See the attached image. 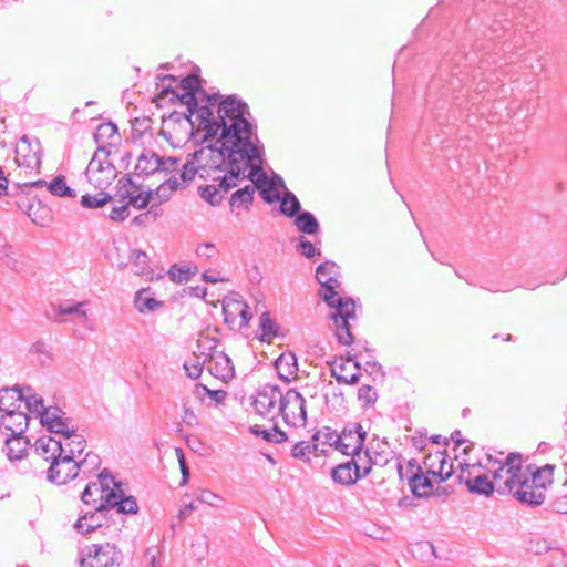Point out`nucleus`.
Instances as JSON below:
<instances>
[{
    "label": "nucleus",
    "mask_w": 567,
    "mask_h": 567,
    "mask_svg": "<svg viewBox=\"0 0 567 567\" xmlns=\"http://www.w3.org/2000/svg\"><path fill=\"white\" fill-rule=\"evenodd\" d=\"M247 116H250L247 103L235 94L227 95L218 104L217 117L210 105H200L196 118L204 131L202 143L216 137L219 128H223V138L234 136L238 125H247Z\"/></svg>",
    "instance_id": "obj_1"
},
{
    "label": "nucleus",
    "mask_w": 567,
    "mask_h": 567,
    "mask_svg": "<svg viewBox=\"0 0 567 567\" xmlns=\"http://www.w3.org/2000/svg\"><path fill=\"white\" fill-rule=\"evenodd\" d=\"M219 137L210 143L207 148L215 155L212 157L214 167L220 172L225 169L226 158L231 154H238L244 164H250L251 159L258 156L252 145V137L256 135V126L247 121V125H238L234 136L223 138V128H219Z\"/></svg>",
    "instance_id": "obj_2"
},
{
    "label": "nucleus",
    "mask_w": 567,
    "mask_h": 567,
    "mask_svg": "<svg viewBox=\"0 0 567 567\" xmlns=\"http://www.w3.org/2000/svg\"><path fill=\"white\" fill-rule=\"evenodd\" d=\"M277 415H281L287 425L305 426L307 423L306 399L296 389H289L278 404Z\"/></svg>",
    "instance_id": "obj_3"
},
{
    "label": "nucleus",
    "mask_w": 567,
    "mask_h": 567,
    "mask_svg": "<svg viewBox=\"0 0 567 567\" xmlns=\"http://www.w3.org/2000/svg\"><path fill=\"white\" fill-rule=\"evenodd\" d=\"M83 468L84 464L75 462L71 455L56 454L47 471V478L53 484L63 485L78 477Z\"/></svg>",
    "instance_id": "obj_4"
},
{
    "label": "nucleus",
    "mask_w": 567,
    "mask_h": 567,
    "mask_svg": "<svg viewBox=\"0 0 567 567\" xmlns=\"http://www.w3.org/2000/svg\"><path fill=\"white\" fill-rule=\"evenodd\" d=\"M284 394L280 386L276 384L266 383L258 388L252 401L256 413L264 417L271 415V419H274L277 416L278 404H281Z\"/></svg>",
    "instance_id": "obj_5"
},
{
    "label": "nucleus",
    "mask_w": 567,
    "mask_h": 567,
    "mask_svg": "<svg viewBox=\"0 0 567 567\" xmlns=\"http://www.w3.org/2000/svg\"><path fill=\"white\" fill-rule=\"evenodd\" d=\"M110 481L113 483L114 488L103 496L100 508H116L118 514H136L138 512V505L135 497L126 496L122 489L121 482H116L114 476H110Z\"/></svg>",
    "instance_id": "obj_6"
},
{
    "label": "nucleus",
    "mask_w": 567,
    "mask_h": 567,
    "mask_svg": "<svg viewBox=\"0 0 567 567\" xmlns=\"http://www.w3.org/2000/svg\"><path fill=\"white\" fill-rule=\"evenodd\" d=\"M506 494H512L518 503L528 507H538L546 498L545 493H542L535 484H530L526 474L515 478L513 489Z\"/></svg>",
    "instance_id": "obj_7"
},
{
    "label": "nucleus",
    "mask_w": 567,
    "mask_h": 567,
    "mask_svg": "<svg viewBox=\"0 0 567 567\" xmlns=\"http://www.w3.org/2000/svg\"><path fill=\"white\" fill-rule=\"evenodd\" d=\"M42 147L39 140L31 142L22 136L16 147V163L20 167L40 171Z\"/></svg>",
    "instance_id": "obj_8"
},
{
    "label": "nucleus",
    "mask_w": 567,
    "mask_h": 567,
    "mask_svg": "<svg viewBox=\"0 0 567 567\" xmlns=\"http://www.w3.org/2000/svg\"><path fill=\"white\" fill-rule=\"evenodd\" d=\"M122 555L110 544L92 545L87 559H82L81 567H118Z\"/></svg>",
    "instance_id": "obj_9"
},
{
    "label": "nucleus",
    "mask_w": 567,
    "mask_h": 567,
    "mask_svg": "<svg viewBox=\"0 0 567 567\" xmlns=\"http://www.w3.org/2000/svg\"><path fill=\"white\" fill-rule=\"evenodd\" d=\"M461 474L458 475L460 483H463L467 491L472 494L491 496L494 491H497L499 485H495L487 475L478 474L473 476L471 468H474V465H470L467 463H460Z\"/></svg>",
    "instance_id": "obj_10"
},
{
    "label": "nucleus",
    "mask_w": 567,
    "mask_h": 567,
    "mask_svg": "<svg viewBox=\"0 0 567 567\" xmlns=\"http://www.w3.org/2000/svg\"><path fill=\"white\" fill-rule=\"evenodd\" d=\"M340 285L338 279L329 276L328 279L320 282L319 297L328 305L336 309V312L343 311L350 307H355V301L351 297H340L336 288Z\"/></svg>",
    "instance_id": "obj_11"
},
{
    "label": "nucleus",
    "mask_w": 567,
    "mask_h": 567,
    "mask_svg": "<svg viewBox=\"0 0 567 567\" xmlns=\"http://www.w3.org/2000/svg\"><path fill=\"white\" fill-rule=\"evenodd\" d=\"M445 451H436L424 458L426 474L437 478V483L445 482L453 474V463H449Z\"/></svg>",
    "instance_id": "obj_12"
},
{
    "label": "nucleus",
    "mask_w": 567,
    "mask_h": 567,
    "mask_svg": "<svg viewBox=\"0 0 567 567\" xmlns=\"http://www.w3.org/2000/svg\"><path fill=\"white\" fill-rule=\"evenodd\" d=\"M100 507L101 502H99L93 512H86L76 519L73 527L79 534H90L101 528L107 522L110 509H102Z\"/></svg>",
    "instance_id": "obj_13"
},
{
    "label": "nucleus",
    "mask_w": 567,
    "mask_h": 567,
    "mask_svg": "<svg viewBox=\"0 0 567 567\" xmlns=\"http://www.w3.org/2000/svg\"><path fill=\"white\" fill-rule=\"evenodd\" d=\"M171 167H165L162 157L154 151L144 150L138 156L134 174L140 177H148L157 172L169 173Z\"/></svg>",
    "instance_id": "obj_14"
},
{
    "label": "nucleus",
    "mask_w": 567,
    "mask_h": 567,
    "mask_svg": "<svg viewBox=\"0 0 567 567\" xmlns=\"http://www.w3.org/2000/svg\"><path fill=\"white\" fill-rule=\"evenodd\" d=\"M355 318V307H350L340 312H332L329 316L337 328L336 337L340 344L350 346L354 342V336L351 332V327L349 323L350 319Z\"/></svg>",
    "instance_id": "obj_15"
},
{
    "label": "nucleus",
    "mask_w": 567,
    "mask_h": 567,
    "mask_svg": "<svg viewBox=\"0 0 567 567\" xmlns=\"http://www.w3.org/2000/svg\"><path fill=\"white\" fill-rule=\"evenodd\" d=\"M112 476L107 468H104L99 475V482H90L81 494V499L86 505H93L94 507L102 502L103 496L111 491L106 478Z\"/></svg>",
    "instance_id": "obj_16"
},
{
    "label": "nucleus",
    "mask_w": 567,
    "mask_h": 567,
    "mask_svg": "<svg viewBox=\"0 0 567 567\" xmlns=\"http://www.w3.org/2000/svg\"><path fill=\"white\" fill-rule=\"evenodd\" d=\"M501 463L506 467V478L503 485L497 487V493L504 495L513 489L515 478L524 474L523 456L518 452H511L507 454L505 461Z\"/></svg>",
    "instance_id": "obj_17"
},
{
    "label": "nucleus",
    "mask_w": 567,
    "mask_h": 567,
    "mask_svg": "<svg viewBox=\"0 0 567 567\" xmlns=\"http://www.w3.org/2000/svg\"><path fill=\"white\" fill-rule=\"evenodd\" d=\"M368 433L363 430L360 423H349L347 424L340 433H337V441H347L354 443L353 452L354 456L361 458V453L363 452L364 442L367 440Z\"/></svg>",
    "instance_id": "obj_18"
},
{
    "label": "nucleus",
    "mask_w": 567,
    "mask_h": 567,
    "mask_svg": "<svg viewBox=\"0 0 567 567\" xmlns=\"http://www.w3.org/2000/svg\"><path fill=\"white\" fill-rule=\"evenodd\" d=\"M209 372L224 381L235 377V367L231 359L224 352H216L209 358Z\"/></svg>",
    "instance_id": "obj_19"
},
{
    "label": "nucleus",
    "mask_w": 567,
    "mask_h": 567,
    "mask_svg": "<svg viewBox=\"0 0 567 567\" xmlns=\"http://www.w3.org/2000/svg\"><path fill=\"white\" fill-rule=\"evenodd\" d=\"M34 449L38 455L42 456L47 462H53V457L56 458V454H63L65 447L63 442L55 440L49 435H42L37 439Z\"/></svg>",
    "instance_id": "obj_20"
},
{
    "label": "nucleus",
    "mask_w": 567,
    "mask_h": 567,
    "mask_svg": "<svg viewBox=\"0 0 567 567\" xmlns=\"http://www.w3.org/2000/svg\"><path fill=\"white\" fill-rule=\"evenodd\" d=\"M252 145L256 147L258 156L254 157L250 164H245V166L249 168V174L246 177L251 181L255 186H258L261 182H267L268 176L262 171L264 145L260 143L257 135L252 137Z\"/></svg>",
    "instance_id": "obj_21"
},
{
    "label": "nucleus",
    "mask_w": 567,
    "mask_h": 567,
    "mask_svg": "<svg viewBox=\"0 0 567 567\" xmlns=\"http://www.w3.org/2000/svg\"><path fill=\"white\" fill-rule=\"evenodd\" d=\"M28 414L19 410L0 416V430L10 431L9 435H22L28 427Z\"/></svg>",
    "instance_id": "obj_22"
},
{
    "label": "nucleus",
    "mask_w": 567,
    "mask_h": 567,
    "mask_svg": "<svg viewBox=\"0 0 567 567\" xmlns=\"http://www.w3.org/2000/svg\"><path fill=\"white\" fill-rule=\"evenodd\" d=\"M23 390L19 385L0 389V412L10 413L20 409Z\"/></svg>",
    "instance_id": "obj_23"
},
{
    "label": "nucleus",
    "mask_w": 567,
    "mask_h": 567,
    "mask_svg": "<svg viewBox=\"0 0 567 567\" xmlns=\"http://www.w3.org/2000/svg\"><path fill=\"white\" fill-rule=\"evenodd\" d=\"M419 475L409 476L408 485L416 498H427L432 496L434 485L429 475H425L423 470H417Z\"/></svg>",
    "instance_id": "obj_24"
},
{
    "label": "nucleus",
    "mask_w": 567,
    "mask_h": 567,
    "mask_svg": "<svg viewBox=\"0 0 567 567\" xmlns=\"http://www.w3.org/2000/svg\"><path fill=\"white\" fill-rule=\"evenodd\" d=\"M72 420L68 416L52 414V416H45L41 425L47 429L48 432L54 434H61L63 437L72 436L74 433V426L71 424Z\"/></svg>",
    "instance_id": "obj_25"
},
{
    "label": "nucleus",
    "mask_w": 567,
    "mask_h": 567,
    "mask_svg": "<svg viewBox=\"0 0 567 567\" xmlns=\"http://www.w3.org/2000/svg\"><path fill=\"white\" fill-rule=\"evenodd\" d=\"M355 458H351L344 463L334 466L331 471V478L340 485H353L360 480L354 471Z\"/></svg>",
    "instance_id": "obj_26"
},
{
    "label": "nucleus",
    "mask_w": 567,
    "mask_h": 567,
    "mask_svg": "<svg viewBox=\"0 0 567 567\" xmlns=\"http://www.w3.org/2000/svg\"><path fill=\"white\" fill-rule=\"evenodd\" d=\"M275 368L278 377L286 383L290 382V375H295L298 371L297 357L292 352L281 353L275 360Z\"/></svg>",
    "instance_id": "obj_27"
},
{
    "label": "nucleus",
    "mask_w": 567,
    "mask_h": 567,
    "mask_svg": "<svg viewBox=\"0 0 567 567\" xmlns=\"http://www.w3.org/2000/svg\"><path fill=\"white\" fill-rule=\"evenodd\" d=\"M259 331L260 334H257L256 338L261 342H271L274 338L280 336V326L276 322L275 319L270 317L268 311H265L259 317Z\"/></svg>",
    "instance_id": "obj_28"
},
{
    "label": "nucleus",
    "mask_w": 567,
    "mask_h": 567,
    "mask_svg": "<svg viewBox=\"0 0 567 567\" xmlns=\"http://www.w3.org/2000/svg\"><path fill=\"white\" fill-rule=\"evenodd\" d=\"M255 185H246L243 188L237 189L234 192L229 199V205L231 210L234 212L235 208L243 207L244 209H249V207L254 203L255 198Z\"/></svg>",
    "instance_id": "obj_29"
},
{
    "label": "nucleus",
    "mask_w": 567,
    "mask_h": 567,
    "mask_svg": "<svg viewBox=\"0 0 567 567\" xmlns=\"http://www.w3.org/2000/svg\"><path fill=\"white\" fill-rule=\"evenodd\" d=\"M295 226L297 227L298 231L306 235L311 236L320 233V224L318 219L312 213L308 210H302L295 217Z\"/></svg>",
    "instance_id": "obj_30"
},
{
    "label": "nucleus",
    "mask_w": 567,
    "mask_h": 567,
    "mask_svg": "<svg viewBox=\"0 0 567 567\" xmlns=\"http://www.w3.org/2000/svg\"><path fill=\"white\" fill-rule=\"evenodd\" d=\"M8 195L16 198V205L21 212L25 213L33 223H38V213L33 212L35 198H31L30 193H22L13 185Z\"/></svg>",
    "instance_id": "obj_31"
},
{
    "label": "nucleus",
    "mask_w": 567,
    "mask_h": 567,
    "mask_svg": "<svg viewBox=\"0 0 567 567\" xmlns=\"http://www.w3.org/2000/svg\"><path fill=\"white\" fill-rule=\"evenodd\" d=\"M29 441L22 435H8L6 439L7 456L10 461L23 458Z\"/></svg>",
    "instance_id": "obj_32"
},
{
    "label": "nucleus",
    "mask_w": 567,
    "mask_h": 567,
    "mask_svg": "<svg viewBox=\"0 0 567 567\" xmlns=\"http://www.w3.org/2000/svg\"><path fill=\"white\" fill-rule=\"evenodd\" d=\"M279 213L288 218H295L302 212L301 204L297 196L290 190L286 189L279 199Z\"/></svg>",
    "instance_id": "obj_33"
},
{
    "label": "nucleus",
    "mask_w": 567,
    "mask_h": 567,
    "mask_svg": "<svg viewBox=\"0 0 567 567\" xmlns=\"http://www.w3.org/2000/svg\"><path fill=\"white\" fill-rule=\"evenodd\" d=\"M555 465L546 464L542 466L539 470H535V473L532 476H528L530 484H535L542 493L553 484V474H554Z\"/></svg>",
    "instance_id": "obj_34"
},
{
    "label": "nucleus",
    "mask_w": 567,
    "mask_h": 567,
    "mask_svg": "<svg viewBox=\"0 0 567 567\" xmlns=\"http://www.w3.org/2000/svg\"><path fill=\"white\" fill-rule=\"evenodd\" d=\"M83 306L84 302L65 301L59 305L55 317H51L49 313H47V317L53 321L63 322L61 316L73 315L78 319L84 320L86 319V312L82 309Z\"/></svg>",
    "instance_id": "obj_35"
},
{
    "label": "nucleus",
    "mask_w": 567,
    "mask_h": 567,
    "mask_svg": "<svg viewBox=\"0 0 567 567\" xmlns=\"http://www.w3.org/2000/svg\"><path fill=\"white\" fill-rule=\"evenodd\" d=\"M249 431L254 435L261 436L266 442L270 443H282L288 440L287 433L280 430L277 424H274L270 430L262 429L260 425H252L249 427Z\"/></svg>",
    "instance_id": "obj_36"
},
{
    "label": "nucleus",
    "mask_w": 567,
    "mask_h": 567,
    "mask_svg": "<svg viewBox=\"0 0 567 567\" xmlns=\"http://www.w3.org/2000/svg\"><path fill=\"white\" fill-rule=\"evenodd\" d=\"M48 190L58 197H71L74 198L76 193L73 188L66 185L65 176H55L48 185Z\"/></svg>",
    "instance_id": "obj_37"
},
{
    "label": "nucleus",
    "mask_w": 567,
    "mask_h": 567,
    "mask_svg": "<svg viewBox=\"0 0 567 567\" xmlns=\"http://www.w3.org/2000/svg\"><path fill=\"white\" fill-rule=\"evenodd\" d=\"M163 215V209L159 204H151L145 213H141L132 219V224L136 226L146 227L155 223Z\"/></svg>",
    "instance_id": "obj_38"
},
{
    "label": "nucleus",
    "mask_w": 567,
    "mask_h": 567,
    "mask_svg": "<svg viewBox=\"0 0 567 567\" xmlns=\"http://www.w3.org/2000/svg\"><path fill=\"white\" fill-rule=\"evenodd\" d=\"M113 199V196L104 190H100L96 195L84 194L81 197L80 204L84 208L96 209L105 206Z\"/></svg>",
    "instance_id": "obj_39"
},
{
    "label": "nucleus",
    "mask_w": 567,
    "mask_h": 567,
    "mask_svg": "<svg viewBox=\"0 0 567 567\" xmlns=\"http://www.w3.org/2000/svg\"><path fill=\"white\" fill-rule=\"evenodd\" d=\"M23 390V400L29 412L35 413L40 417V411L43 410L44 401L42 396L33 393L31 386L21 388Z\"/></svg>",
    "instance_id": "obj_40"
},
{
    "label": "nucleus",
    "mask_w": 567,
    "mask_h": 567,
    "mask_svg": "<svg viewBox=\"0 0 567 567\" xmlns=\"http://www.w3.org/2000/svg\"><path fill=\"white\" fill-rule=\"evenodd\" d=\"M64 440L69 441L63 443L65 447L64 455H71V457L74 458L76 454L80 455L83 453L86 445V440L82 434H78L75 429L73 435L64 437Z\"/></svg>",
    "instance_id": "obj_41"
},
{
    "label": "nucleus",
    "mask_w": 567,
    "mask_h": 567,
    "mask_svg": "<svg viewBox=\"0 0 567 567\" xmlns=\"http://www.w3.org/2000/svg\"><path fill=\"white\" fill-rule=\"evenodd\" d=\"M197 274V267H181L177 264L171 266L168 277L172 281L182 284L188 281Z\"/></svg>",
    "instance_id": "obj_42"
},
{
    "label": "nucleus",
    "mask_w": 567,
    "mask_h": 567,
    "mask_svg": "<svg viewBox=\"0 0 567 567\" xmlns=\"http://www.w3.org/2000/svg\"><path fill=\"white\" fill-rule=\"evenodd\" d=\"M117 133H118L117 125L115 123L109 121L106 123L100 124L96 127L93 138L96 144H101V143H104L106 140H111Z\"/></svg>",
    "instance_id": "obj_43"
},
{
    "label": "nucleus",
    "mask_w": 567,
    "mask_h": 567,
    "mask_svg": "<svg viewBox=\"0 0 567 567\" xmlns=\"http://www.w3.org/2000/svg\"><path fill=\"white\" fill-rule=\"evenodd\" d=\"M238 154H231L229 153V156L226 158V165L225 169H227L226 176L231 179L233 182H236L240 178H245L244 171L239 164V159L237 158Z\"/></svg>",
    "instance_id": "obj_44"
},
{
    "label": "nucleus",
    "mask_w": 567,
    "mask_h": 567,
    "mask_svg": "<svg viewBox=\"0 0 567 567\" xmlns=\"http://www.w3.org/2000/svg\"><path fill=\"white\" fill-rule=\"evenodd\" d=\"M198 194L212 206H218L224 198V195L219 194L218 187H216L215 184L199 186Z\"/></svg>",
    "instance_id": "obj_45"
},
{
    "label": "nucleus",
    "mask_w": 567,
    "mask_h": 567,
    "mask_svg": "<svg viewBox=\"0 0 567 567\" xmlns=\"http://www.w3.org/2000/svg\"><path fill=\"white\" fill-rule=\"evenodd\" d=\"M329 276H333V279H337L339 276V267L334 261L326 260L317 267L316 279L320 284L324 281V279H328Z\"/></svg>",
    "instance_id": "obj_46"
},
{
    "label": "nucleus",
    "mask_w": 567,
    "mask_h": 567,
    "mask_svg": "<svg viewBox=\"0 0 567 567\" xmlns=\"http://www.w3.org/2000/svg\"><path fill=\"white\" fill-rule=\"evenodd\" d=\"M333 362L332 364H334ZM346 370V364L340 363L338 367L331 365V375L337 380L338 383L355 385L360 381V374L353 373L349 378L343 375L341 372Z\"/></svg>",
    "instance_id": "obj_47"
},
{
    "label": "nucleus",
    "mask_w": 567,
    "mask_h": 567,
    "mask_svg": "<svg viewBox=\"0 0 567 567\" xmlns=\"http://www.w3.org/2000/svg\"><path fill=\"white\" fill-rule=\"evenodd\" d=\"M153 192L148 189L146 192L133 193V196L130 197V206L137 209H145L151 206L153 200Z\"/></svg>",
    "instance_id": "obj_48"
},
{
    "label": "nucleus",
    "mask_w": 567,
    "mask_h": 567,
    "mask_svg": "<svg viewBox=\"0 0 567 567\" xmlns=\"http://www.w3.org/2000/svg\"><path fill=\"white\" fill-rule=\"evenodd\" d=\"M317 450V443L300 441L293 445L291 450V456L295 458L305 460L307 455L315 453Z\"/></svg>",
    "instance_id": "obj_49"
},
{
    "label": "nucleus",
    "mask_w": 567,
    "mask_h": 567,
    "mask_svg": "<svg viewBox=\"0 0 567 567\" xmlns=\"http://www.w3.org/2000/svg\"><path fill=\"white\" fill-rule=\"evenodd\" d=\"M371 452L369 449L364 451V456L359 460L355 458L354 473L360 475V480L367 477L371 473Z\"/></svg>",
    "instance_id": "obj_50"
},
{
    "label": "nucleus",
    "mask_w": 567,
    "mask_h": 567,
    "mask_svg": "<svg viewBox=\"0 0 567 567\" xmlns=\"http://www.w3.org/2000/svg\"><path fill=\"white\" fill-rule=\"evenodd\" d=\"M259 190L260 197L267 204H272L275 202H279L280 196L275 192L274 185L267 179V182H261L258 186H256Z\"/></svg>",
    "instance_id": "obj_51"
},
{
    "label": "nucleus",
    "mask_w": 567,
    "mask_h": 567,
    "mask_svg": "<svg viewBox=\"0 0 567 567\" xmlns=\"http://www.w3.org/2000/svg\"><path fill=\"white\" fill-rule=\"evenodd\" d=\"M135 306L138 309V311H155L157 308L162 306L161 301H157L156 299L152 297H143L142 292H137L136 299H135Z\"/></svg>",
    "instance_id": "obj_52"
},
{
    "label": "nucleus",
    "mask_w": 567,
    "mask_h": 567,
    "mask_svg": "<svg viewBox=\"0 0 567 567\" xmlns=\"http://www.w3.org/2000/svg\"><path fill=\"white\" fill-rule=\"evenodd\" d=\"M130 260L137 268L135 271L136 275H143L148 266V257L143 250H133L130 255Z\"/></svg>",
    "instance_id": "obj_53"
},
{
    "label": "nucleus",
    "mask_w": 567,
    "mask_h": 567,
    "mask_svg": "<svg viewBox=\"0 0 567 567\" xmlns=\"http://www.w3.org/2000/svg\"><path fill=\"white\" fill-rule=\"evenodd\" d=\"M337 437H338L337 431L332 430L329 426H323L321 430L317 431L312 435V441L321 442L322 444H328L330 446H333Z\"/></svg>",
    "instance_id": "obj_54"
},
{
    "label": "nucleus",
    "mask_w": 567,
    "mask_h": 567,
    "mask_svg": "<svg viewBox=\"0 0 567 567\" xmlns=\"http://www.w3.org/2000/svg\"><path fill=\"white\" fill-rule=\"evenodd\" d=\"M378 394L375 390L368 384H364L358 390V400L363 402L365 406L373 405L377 402Z\"/></svg>",
    "instance_id": "obj_55"
},
{
    "label": "nucleus",
    "mask_w": 567,
    "mask_h": 567,
    "mask_svg": "<svg viewBox=\"0 0 567 567\" xmlns=\"http://www.w3.org/2000/svg\"><path fill=\"white\" fill-rule=\"evenodd\" d=\"M179 86L188 93H199L203 91V84L195 79V74H188L179 81Z\"/></svg>",
    "instance_id": "obj_56"
},
{
    "label": "nucleus",
    "mask_w": 567,
    "mask_h": 567,
    "mask_svg": "<svg viewBox=\"0 0 567 567\" xmlns=\"http://www.w3.org/2000/svg\"><path fill=\"white\" fill-rule=\"evenodd\" d=\"M130 207L128 202L120 203L118 206L112 208L109 218L115 223L124 221L130 216Z\"/></svg>",
    "instance_id": "obj_57"
},
{
    "label": "nucleus",
    "mask_w": 567,
    "mask_h": 567,
    "mask_svg": "<svg viewBox=\"0 0 567 567\" xmlns=\"http://www.w3.org/2000/svg\"><path fill=\"white\" fill-rule=\"evenodd\" d=\"M233 308L236 312H238L241 323L240 328L246 327L249 321L252 319V313L250 312L249 306L245 302H240L238 300L231 301Z\"/></svg>",
    "instance_id": "obj_58"
},
{
    "label": "nucleus",
    "mask_w": 567,
    "mask_h": 567,
    "mask_svg": "<svg viewBox=\"0 0 567 567\" xmlns=\"http://www.w3.org/2000/svg\"><path fill=\"white\" fill-rule=\"evenodd\" d=\"M296 250L306 258H312L316 254H320L313 244L303 236L299 237Z\"/></svg>",
    "instance_id": "obj_59"
},
{
    "label": "nucleus",
    "mask_w": 567,
    "mask_h": 567,
    "mask_svg": "<svg viewBox=\"0 0 567 567\" xmlns=\"http://www.w3.org/2000/svg\"><path fill=\"white\" fill-rule=\"evenodd\" d=\"M175 453H176V456H177V460H178V464H179V470H181V473H182L181 485H185L189 481L190 470H189L188 464L186 462L183 449L176 447L175 449Z\"/></svg>",
    "instance_id": "obj_60"
},
{
    "label": "nucleus",
    "mask_w": 567,
    "mask_h": 567,
    "mask_svg": "<svg viewBox=\"0 0 567 567\" xmlns=\"http://www.w3.org/2000/svg\"><path fill=\"white\" fill-rule=\"evenodd\" d=\"M89 183L94 186V188L104 190L113 183L116 177H111L107 182L106 173H97V175H91L86 177Z\"/></svg>",
    "instance_id": "obj_61"
},
{
    "label": "nucleus",
    "mask_w": 567,
    "mask_h": 567,
    "mask_svg": "<svg viewBox=\"0 0 567 567\" xmlns=\"http://www.w3.org/2000/svg\"><path fill=\"white\" fill-rule=\"evenodd\" d=\"M218 499H220V497L217 494H215L208 489L200 491L196 496L197 502L207 504L213 507H218V504L215 503V501H218Z\"/></svg>",
    "instance_id": "obj_62"
},
{
    "label": "nucleus",
    "mask_w": 567,
    "mask_h": 567,
    "mask_svg": "<svg viewBox=\"0 0 567 567\" xmlns=\"http://www.w3.org/2000/svg\"><path fill=\"white\" fill-rule=\"evenodd\" d=\"M104 164L105 161L100 159L97 157V152H95L84 172L85 176L89 177L91 175H97V173L101 172Z\"/></svg>",
    "instance_id": "obj_63"
},
{
    "label": "nucleus",
    "mask_w": 567,
    "mask_h": 567,
    "mask_svg": "<svg viewBox=\"0 0 567 567\" xmlns=\"http://www.w3.org/2000/svg\"><path fill=\"white\" fill-rule=\"evenodd\" d=\"M550 509L558 514H567V494L556 497L550 504Z\"/></svg>",
    "instance_id": "obj_64"
}]
</instances>
